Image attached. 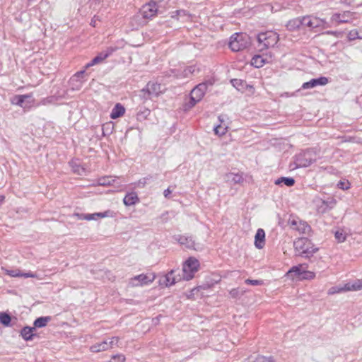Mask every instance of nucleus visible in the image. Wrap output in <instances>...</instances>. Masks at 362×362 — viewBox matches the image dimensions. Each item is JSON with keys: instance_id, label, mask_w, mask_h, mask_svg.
Instances as JSON below:
<instances>
[{"instance_id": "7", "label": "nucleus", "mask_w": 362, "mask_h": 362, "mask_svg": "<svg viewBox=\"0 0 362 362\" xmlns=\"http://www.w3.org/2000/svg\"><path fill=\"white\" fill-rule=\"evenodd\" d=\"M199 268V262L197 259L192 257L188 258L183 264L182 279L186 281L192 279Z\"/></svg>"}, {"instance_id": "43", "label": "nucleus", "mask_w": 362, "mask_h": 362, "mask_svg": "<svg viewBox=\"0 0 362 362\" xmlns=\"http://www.w3.org/2000/svg\"><path fill=\"white\" fill-rule=\"evenodd\" d=\"M337 187L343 190L348 189L351 187V184L347 180H340L337 183Z\"/></svg>"}, {"instance_id": "1", "label": "nucleus", "mask_w": 362, "mask_h": 362, "mask_svg": "<svg viewBox=\"0 0 362 362\" xmlns=\"http://www.w3.org/2000/svg\"><path fill=\"white\" fill-rule=\"evenodd\" d=\"M293 247L296 255L305 258L311 257L313 254L318 251V247L306 238H300L293 243Z\"/></svg>"}, {"instance_id": "23", "label": "nucleus", "mask_w": 362, "mask_h": 362, "mask_svg": "<svg viewBox=\"0 0 362 362\" xmlns=\"http://www.w3.org/2000/svg\"><path fill=\"white\" fill-rule=\"evenodd\" d=\"M112 211H106L105 212L100 213H94V214H86V217H85V220L91 221L95 220L97 218H105L108 216H112Z\"/></svg>"}, {"instance_id": "35", "label": "nucleus", "mask_w": 362, "mask_h": 362, "mask_svg": "<svg viewBox=\"0 0 362 362\" xmlns=\"http://www.w3.org/2000/svg\"><path fill=\"white\" fill-rule=\"evenodd\" d=\"M11 318L10 315L6 313H0V322L6 326L8 327L11 323Z\"/></svg>"}, {"instance_id": "41", "label": "nucleus", "mask_w": 362, "mask_h": 362, "mask_svg": "<svg viewBox=\"0 0 362 362\" xmlns=\"http://www.w3.org/2000/svg\"><path fill=\"white\" fill-rule=\"evenodd\" d=\"M119 338L118 337H112L110 341H107V349H112L114 346H118Z\"/></svg>"}, {"instance_id": "16", "label": "nucleus", "mask_w": 362, "mask_h": 362, "mask_svg": "<svg viewBox=\"0 0 362 362\" xmlns=\"http://www.w3.org/2000/svg\"><path fill=\"white\" fill-rule=\"evenodd\" d=\"M328 83V78L324 76L318 78L311 79L310 81L305 82L302 85L303 89L313 88L317 86H325Z\"/></svg>"}, {"instance_id": "12", "label": "nucleus", "mask_w": 362, "mask_h": 362, "mask_svg": "<svg viewBox=\"0 0 362 362\" xmlns=\"http://www.w3.org/2000/svg\"><path fill=\"white\" fill-rule=\"evenodd\" d=\"M158 6L155 1H151L144 5L140 11L142 17L145 19H151L158 13Z\"/></svg>"}, {"instance_id": "54", "label": "nucleus", "mask_w": 362, "mask_h": 362, "mask_svg": "<svg viewBox=\"0 0 362 362\" xmlns=\"http://www.w3.org/2000/svg\"><path fill=\"white\" fill-rule=\"evenodd\" d=\"M72 168H73V170H74V172H76V173H78V174H80V173H80V170H81L82 171H83V170H84V169H83V168H80V166H78V165H76V166L72 165Z\"/></svg>"}, {"instance_id": "25", "label": "nucleus", "mask_w": 362, "mask_h": 362, "mask_svg": "<svg viewBox=\"0 0 362 362\" xmlns=\"http://www.w3.org/2000/svg\"><path fill=\"white\" fill-rule=\"evenodd\" d=\"M230 82H231L233 86L235 87L238 90H243L245 87L252 88V86H248L245 81L241 80V79H238V78L232 79L230 81Z\"/></svg>"}, {"instance_id": "27", "label": "nucleus", "mask_w": 362, "mask_h": 362, "mask_svg": "<svg viewBox=\"0 0 362 362\" xmlns=\"http://www.w3.org/2000/svg\"><path fill=\"white\" fill-rule=\"evenodd\" d=\"M107 340H104L103 341L100 343H97L93 346H90V350L92 352H100L103 351L107 350Z\"/></svg>"}, {"instance_id": "38", "label": "nucleus", "mask_w": 362, "mask_h": 362, "mask_svg": "<svg viewBox=\"0 0 362 362\" xmlns=\"http://www.w3.org/2000/svg\"><path fill=\"white\" fill-rule=\"evenodd\" d=\"M175 13L179 15V17L185 18L187 21H189L192 18V15L185 10H177Z\"/></svg>"}, {"instance_id": "30", "label": "nucleus", "mask_w": 362, "mask_h": 362, "mask_svg": "<svg viewBox=\"0 0 362 362\" xmlns=\"http://www.w3.org/2000/svg\"><path fill=\"white\" fill-rule=\"evenodd\" d=\"M284 183L288 187H291L295 184V180L292 177H281L275 181L276 185Z\"/></svg>"}, {"instance_id": "29", "label": "nucleus", "mask_w": 362, "mask_h": 362, "mask_svg": "<svg viewBox=\"0 0 362 362\" xmlns=\"http://www.w3.org/2000/svg\"><path fill=\"white\" fill-rule=\"evenodd\" d=\"M228 180H230L234 184H240L243 182L244 179L240 174L228 173L226 175Z\"/></svg>"}, {"instance_id": "11", "label": "nucleus", "mask_w": 362, "mask_h": 362, "mask_svg": "<svg viewBox=\"0 0 362 362\" xmlns=\"http://www.w3.org/2000/svg\"><path fill=\"white\" fill-rule=\"evenodd\" d=\"M353 13L349 11H346L342 13H335L332 14L330 22L331 26L332 24L336 25L340 23H349L352 19Z\"/></svg>"}, {"instance_id": "37", "label": "nucleus", "mask_w": 362, "mask_h": 362, "mask_svg": "<svg viewBox=\"0 0 362 362\" xmlns=\"http://www.w3.org/2000/svg\"><path fill=\"white\" fill-rule=\"evenodd\" d=\"M125 361H126V357L124 354H117L113 355L111 357L110 362H125Z\"/></svg>"}, {"instance_id": "34", "label": "nucleus", "mask_w": 362, "mask_h": 362, "mask_svg": "<svg viewBox=\"0 0 362 362\" xmlns=\"http://www.w3.org/2000/svg\"><path fill=\"white\" fill-rule=\"evenodd\" d=\"M337 200L334 197H329L327 200H322V204L325 206V209L331 210L337 204Z\"/></svg>"}, {"instance_id": "13", "label": "nucleus", "mask_w": 362, "mask_h": 362, "mask_svg": "<svg viewBox=\"0 0 362 362\" xmlns=\"http://www.w3.org/2000/svg\"><path fill=\"white\" fill-rule=\"evenodd\" d=\"M117 47H109L105 52H103L95 57L89 63L86 65V69H88L95 64H99L111 55L114 52L117 50Z\"/></svg>"}, {"instance_id": "57", "label": "nucleus", "mask_w": 362, "mask_h": 362, "mask_svg": "<svg viewBox=\"0 0 362 362\" xmlns=\"http://www.w3.org/2000/svg\"><path fill=\"white\" fill-rule=\"evenodd\" d=\"M170 193H171V191L170 190L169 188H168L167 189H165L164 191L163 194H164L165 197H168Z\"/></svg>"}, {"instance_id": "18", "label": "nucleus", "mask_w": 362, "mask_h": 362, "mask_svg": "<svg viewBox=\"0 0 362 362\" xmlns=\"http://www.w3.org/2000/svg\"><path fill=\"white\" fill-rule=\"evenodd\" d=\"M178 241L181 245H185L188 249L197 250L199 245L195 243L192 237L181 235L178 238Z\"/></svg>"}, {"instance_id": "24", "label": "nucleus", "mask_w": 362, "mask_h": 362, "mask_svg": "<svg viewBox=\"0 0 362 362\" xmlns=\"http://www.w3.org/2000/svg\"><path fill=\"white\" fill-rule=\"evenodd\" d=\"M303 26V17L292 19L286 24L288 30H295Z\"/></svg>"}, {"instance_id": "46", "label": "nucleus", "mask_w": 362, "mask_h": 362, "mask_svg": "<svg viewBox=\"0 0 362 362\" xmlns=\"http://www.w3.org/2000/svg\"><path fill=\"white\" fill-rule=\"evenodd\" d=\"M245 283L247 284H250L252 286H259L263 284V281L262 280H252V279H246Z\"/></svg>"}, {"instance_id": "5", "label": "nucleus", "mask_w": 362, "mask_h": 362, "mask_svg": "<svg viewBox=\"0 0 362 362\" xmlns=\"http://www.w3.org/2000/svg\"><path fill=\"white\" fill-rule=\"evenodd\" d=\"M279 35L274 31L269 30L261 33L257 35V41L261 49L273 47L279 41Z\"/></svg>"}, {"instance_id": "60", "label": "nucleus", "mask_w": 362, "mask_h": 362, "mask_svg": "<svg viewBox=\"0 0 362 362\" xmlns=\"http://www.w3.org/2000/svg\"><path fill=\"white\" fill-rule=\"evenodd\" d=\"M145 184H146V182H145V181L141 182V180H139V183H138V185H139V186H140V185H141L142 186H144V185H145Z\"/></svg>"}, {"instance_id": "39", "label": "nucleus", "mask_w": 362, "mask_h": 362, "mask_svg": "<svg viewBox=\"0 0 362 362\" xmlns=\"http://www.w3.org/2000/svg\"><path fill=\"white\" fill-rule=\"evenodd\" d=\"M335 238L339 243H343L346 240V235L343 230H337L335 233Z\"/></svg>"}, {"instance_id": "28", "label": "nucleus", "mask_w": 362, "mask_h": 362, "mask_svg": "<svg viewBox=\"0 0 362 362\" xmlns=\"http://www.w3.org/2000/svg\"><path fill=\"white\" fill-rule=\"evenodd\" d=\"M218 119H219L221 124L214 127V133L216 135L223 136L227 132L228 127L223 126L221 124L223 122V119L221 118V116L218 117Z\"/></svg>"}, {"instance_id": "20", "label": "nucleus", "mask_w": 362, "mask_h": 362, "mask_svg": "<svg viewBox=\"0 0 362 362\" xmlns=\"http://www.w3.org/2000/svg\"><path fill=\"white\" fill-rule=\"evenodd\" d=\"M175 282H176V279L174 276L173 270H171L165 276H163L162 280H160V284H164L166 286H170L175 284Z\"/></svg>"}, {"instance_id": "32", "label": "nucleus", "mask_w": 362, "mask_h": 362, "mask_svg": "<svg viewBox=\"0 0 362 362\" xmlns=\"http://www.w3.org/2000/svg\"><path fill=\"white\" fill-rule=\"evenodd\" d=\"M115 180L112 177H103L98 180L97 185L100 186H108L115 182Z\"/></svg>"}, {"instance_id": "51", "label": "nucleus", "mask_w": 362, "mask_h": 362, "mask_svg": "<svg viewBox=\"0 0 362 362\" xmlns=\"http://www.w3.org/2000/svg\"><path fill=\"white\" fill-rule=\"evenodd\" d=\"M325 206L322 204L321 202V204L317 206V210L320 213H326L327 211H329V209H325Z\"/></svg>"}, {"instance_id": "56", "label": "nucleus", "mask_w": 362, "mask_h": 362, "mask_svg": "<svg viewBox=\"0 0 362 362\" xmlns=\"http://www.w3.org/2000/svg\"><path fill=\"white\" fill-rule=\"evenodd\" d=\"M76 215L78 217L79 219L82 220H85V217H86V214H76Z\"/></svg>"}, {"instance_id": "36", "label": "nucleus", "mask_w": 362, "mask_h": 362, "mask_svg": "<svg viewBox=\"0 0 362 362\" xmlns=\"http://www.w3.org/2000/svg\"><path fill=\"white\" fill-rule=\"evenodd\" d=\"M315 278V273L304 269L300 280H312Z\"/></svg>"}, {"instance_id": "15", "label": "nucleus", "mask_w": 362, "mask_h": 362, "mask_svg": "<svg viewBox=\"0 0 362 362\" xmlns=\"http://www.w3.org/2000/svg\"><path fill=\"white\" fill-rule=\"evenodd\" d=\"M353 287H354V281L349 282L343 286H332L328 289L327 294L331 296V295H334V294L339 293L354 291V288Z\"/></svg>"}, {"instance_id": "50", "label": "nucleus", "mask_w": 362, "mask_h": 362, "mask_svg": "<svg viewBox=\"0 0 362 362\" xmlns=\"http://www.w3.org/2000/svg\"><path fill=\"white\" fill-rule=\"evenodd\" d=\"M195 66H188L186 69H185V75L187 76L188 74H193L195 71Z\"/></svg>"}, {"instance_id": "49", "label": "nucleus", "mask_w": 362, "mask_h": 362, "mask_svg": "<svg viewBox=\"0 0 362 362\" xmlns=\"http://www.w3.org/2000/svg\"><path fill=\"white\" fill-rule=\"evenodd\" d=\"M348 37L350 40H355L356 38H358V32L356 30H352L349 32V33L348 34Z\"/></svg>"}, {"instance_id": "21", "label": "nucleus", "mask_w": 362, "mask_h": 362, "mask_svg": "<svg viewBox=\"0 0 362 362\" xmlns=\"http://www.w3.org/2000/svg\"><path fill=\"white\" fill-rule=\"evenodd\" d=\"M124 107L120 103H117L110 113V118L117 119L124 115Z\"/></svg>"}, {"instance_id": "47", "label": "nucleus", "mask_w": 362, "mask_h": 362, "mask_svg": "<svg viewBox=\"0 0 362 362\" xmlns=\"http://www.w3.org/2000/svg\"><path fill=\"white\" fill-rule=\"evenodd\" d=\"M86 69L85 68L84 70L76 72L73 76V80L79 81L80 83H81V81H80V78L83 77V76L86 71Z\"/></svg>"}, {"instance_id": "8", "label": "nucleus", "mask_w": 362, "mask_h": 362, "mask_svg": "<svg viewBox=\"0 0 362 362\" xmlns=\"http://www.w3.org/2000/svg\"><path fill=\"white\" fill-rule=\"evenodd\" d=\"M288 225L292 230H296L300 234H309L311 231V227L307 222L295 216H290Z\"/></svg>"}, {"instance_id": "26", "label": "nucleus", "mask_w": 362, "mask_h": 362, "mask_svg": "<svg viewBox=\"0 0 362 362\" xmlns=\"http://www.w3.org/2000/svg\"><path fill=\"white\" fill-rule=\"evenodd\" d=\"M35 331V327H25L21 332V335L25 340H31L33 337V332Z\"/></svg>"}, {"instance_id": "2", "label": "nucleus", "mask_w": 362, "mask_h": 362, "mask_svg": "<svg viewBox=\"0 0 362 362\" xmlns=\"http://www.w3.org/2000/svg\"><path fill=\"white\" fill-rule=\"evenodd\" d=\"M211 81L204 82L194 87L190 93V100L185 105V110H187L194 107L197 103L200 101L204 97L209 86H212Z\"/></svg>"}, {"instance_id": "52", "label": "nucleus", "mask_w": 362, "mask_h": 362, "mask_svg": "<svg viewBox=\"0 0 362 362\" xmlns=\"http://www.w3.org/2000/svg\"><path fill=\"white\" fill-rule=\"evenodd\" d=\"M22 277H25V278H28V277L35 278V277H37V275H36V274H34V273H32V272H28V273H23L22 272Z\"/></svg>"}, {"instance_id": "53", "label": "nucleus", "mask_w": 362, "mask_h": 362, "mask_svg": "<svg viewBox=\"0 0 362 362\" xmlns=\"http://www.w3.org/2000/svg\"><path fill=\"white\" fill-rule=\"evenodd\" d=\"M100 21V20H99V18H98V17H97L96 16H95L92 18V20H91V21H90V25H91L92 26H93V27H95V26H96V25H97V21Z\"/></svg>"}, {"instance_id": "45", "label": "nucleus", "mask_w": 362, "mask_h": 362, "mask_svg": "<svg viewBox=\"0 0 362 362\" xmlns=\"http://www.w3.org/2000/svg\"><path fill=\"white\" fill-rule=\"evenodd\" d=\"M254 362H274L272 357H266L263 356H257Z\"/></svg>"}, {"instance_id": "4", "label": "nucleus", "mask_w": 362, "mask_h": 362, "mask_svg": "<svg viewBox=\"0 0 362 362\" xmlns=\"http://www.w3.org/2000/svg\"><path fill=\"white\" fill-rule=\"evenodd\" d=\"M303 27H307L310 30L319 31L331 28V24L325 19L310 15L303 17Z\"/></svg>"}, {"instance_id": "10", "label": "nucleus", "mask_w": 362, "mask_h": 362, "mask_svg": "<svg viewBox=\"0 0 362 362\" xmlns=\"http://www.w3.org/2000/svg\"><path fill=\"white\" fill-rule=\"evenodd\" d=\"M155 278L156 275L153 273L146 274H141L131 278L129 279V284L133 287L142 286L144 285L152 283Z\"/></svg>"}, {"instance_id": "40", "label": "nucleus", "mask_w": 362, "mask_h": 362, "mask_svg": "<svg viewBox=\"0 0 362 362\" xmlns=\"http://www.w3.org/2000/svg\"><path fill=\"white\" fill-rule=\"evenodd\" d=\"M5 272L6 274H8L12 277H22V272L18 269H16V270L6 269Z\"/></svg>"}, {"instance_id": "42", "label": "nucleus", "mask_w": 362, "mask_h": 362, "mask_svg": "<svg viewBox=\"0 0 362 362\" xmlns=\"http://www.w3.org/2000/svg\"><path fill=\"white\" fill-rule=\"evenodd\" d=\"M54 100H55L54 97H53V96L47 97V98L42 99L38 105H47L53 103L54 102Z\"/></svg>"}, {"instance_id": "14", "label": "nucleus", "mask_w": 362, "mask_h": 362, "mask_svg": "<svg viewBox=\"0 0 362 362\" xmlns=\"http://www.w3.org/2000/svg\"><path fill=\"white\" fill-rule=\"evenodd\" d=\"M308 265L306 264H300L292 267L286 273V276L288 278L294 279L298 278L300 279L304 269H306Z\"/></svg>"}, {"instance_id": "44", "label": "nucleus", "mask_w": 362, "mask_h": 362, "mask_svg": "<svg viewBox=\"0 0 362 362\" xmlns=\"http://www.w3.org/2000/svg\"><path fill=\"white\" fill-rule=\"evenodd\" d=\"M244 292V291H240L239 288H233L232 290L230 291V295L231 296L232 298H235L243 295Z\"/></svg>"}, {"instance_id": "17", "label": "nucleus", "mask_w": 362, "mask_h": 362, "mask_svg": "<svg viewBox=\"0 0 362 362\" xmlns=\"http://www.w3.org/2000/svg\"><path fill=\"white\" fill-rule=\"evenodd\" d=\"M32 98V94L16 95L11 99V103L25 108L30 107L27 104V100Z\"/></svg>"}, {"instance_id": "22", "label": "nucleus", "mask_w": 362, "mask_h": 362, "mask_svg": "<svg viewBox=\"0 0 362 362\" xmlns=\"http://www.w3.org/2000/svg\"><path fill=\"white\" fill-rule=\"evenodd\" d=\"M139 199L136 192H130L124 197L123 202L126 206H132L139 202Z\"/></svg>"}, {"instance_id": "6", "label": "nucleus", "mask_w": 362, "mask_h": 362, "mask_svg": "<svg viewBox=\"0 0 362 362\" xmlns=\"http://www.w3.org/2000/svg\"><path fill=\"white\" fill-rule=\"evenodd\" d=\"M317 156L313 149H308L299 153L296 158V165L297 168H306L315 162Z\"/></svg>"}, {"instance_id": "59", "label": "nucleus", "mask_w": 362, "mask_h": 362, "mask_svg": "<svg viewBox=\"0 0 362 362\" xmlns=\"http://www.w3.org/2000/svg\"><path fill=\"white\" fill-rule=\"evenodd\" d=\"M5 200V196L0 195V204H2Z\"/></svg>"}, {"instance_id": "31", "label": "nucleus", "mask_w": 362, "mask_h": 362, "mask_svg": "<svg viewBox=\"0 0 362 362\" xmlns=\"http://www.w3.org/2000/svg\"><path fill=\"white\" fill-rule=\"evenodd\" d=\"M50 320L49 317H40L37 318L34 322V327H45L47 322Z\"/></svg>"}, {"instance_id": "19", "label": "nucleus", "mask_w": 362, "mask_h": 362, "mask_svg": "<svg viewBox=\"0 0 362 362\" xmlns=\"http://www.w3.org/2000/svg\"><path fill=\"white\" fill-rule=\"evenodd\" d=\"M265 245V232L263 229L259 228L255 236V245L258 249H262Z\"/></svg>"}, {"instance_id": "9", "label": "nucleus", "mask_w": 362, "mask_h": 362, "mask_svg": "<svg viewBox=\"0 0 362 362\" xmlns=\"http://www.w3.org/2000/svg\"><path fill=\"white\" fill-rule=\"evenodd\" d=\"M161 92L160 84L154 82H148L146 87L141 90L140 97L146 100L153 96H158Z\"/></svg>"}, {"instance_id": "3", "label": "nucleus", "mask_w": 362, "mask_h": 362, "mask_svg": "<svg viewBox=\"0 0 362 362\" xmlns=\"http://www.w3.org/2000/svg\"><path fill=\"white\" fill-rule=\"evenodd\" d=\"M250 44L249 35L246 33H236L230 37L228 45L232 51L239 52L248 47Z\"/></svg>"}, {"instance_id": "33", "label": "nucleus", "mask_w": 362, "mask_h": 362, "mask_svg": "<svg viewBox=\"0 0 362 362\" xmlns=\"http://www.w3.org/2000/svg\"><path fill=\"white\" fill-rule=\"evenodd\" d=\"M265 63V59L260 55H256L252 57L251 64L257 68L262 66Z\"/></svg>"}, {"instance_id": "48", "label": "nucleus", "mask_w": 362, "mask_h": 362, "mask_svg": "<svg viewBox=\"0 0 362 362\" xmlns=\"http://www.w3.org/2000/svg\"><path fill=\"white\" fill-rule=\"evenodd\" d=\"M354 291H360L362 290V279H357L354 281Z\"/></svg>"}, {"instance_id": "58", "label": "nucleus", "mask_w": 362, "mask_h": 362, "mask_svg": "<svg viewBox=\"0 0 362 362\" xmlns=\"http://www.w3.org/2000/svg\"><path fill=\"white\" fill-rule=\"evenodd\" d=\"M171 18H175V19L178 20L179 19V15H177L175 13V11H173V12L171 13Z\"/></svg>"}, {"instance_id": "55", "label": "nucleus", "mask_w": 362, "mask_h": 362, "mask_svg": "<svg viewBox=\"0 0 362 362\" xmlns=\"http://www.w3.org/2000/svg\"><path fill=\"white\" fill-rule=\"evenodd\" d=\"M326 33L329 35H333L336 37H339V35H340V33L337 31H327Z\"/></svg>"}]
</instances>
